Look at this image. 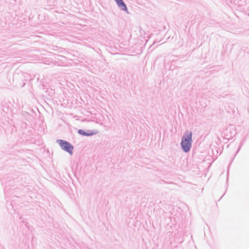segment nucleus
Listing matches in <instances>:
<instances>
[{
    "label": "nucleus",
    "mask_w": 249,
    "mask_h": 249,
    "mask_svg": "<svg viewBox=\"0 0 249 249\" xmlns=\"http://www.w3.org/2000/svg\"><path fill=\"white\" fill-rule=\"evenodd\" d=\"M192 134L191 132H188L185 137H183L181 141V146L183 150L188 152L191 146Z\"/></svg>",
    "instance_id": "nucleus-1"
},
{
    "label": "nucleus",
    "mask_w": 249,
    "mask_h": 249,
    "mask_svg": "<svg viewBox=\"0 0 249 249\" xmlns=\"http://www.w3.org/2000/svg\"><path fill=\"white\" fill-rule=\"evenodd\" d=\"M57 142L62 149L72 154L73 147L70 143L61 140H58Z\"/></svg>",
    "instance_id": "nucleus-2"
},
{
    "label": "nucleus",
    "mask_w": 249,
    "mask_h": 249,
    "mask_svg": "<svg viewBox=\"0 0 249 249\" xmlns=\"http://www.w3.org/2000/svg\"><path fill=\"white\" fill-rule=\"evenodd\" d=\"M115 1L117 3L118 6L120 7L122 10L124 11L127 10L126 5L122 0H115Z\"/></svg>",
    "instance_id": "nucleus-3"
},
{
    "label": "nucleus",
    "mask_w": 249,
    "mask_h": 249,
    "mask_svg": "<svg viewBox=\"0 0 249 249\" xmlns=\"http://www.w3.org/2000/svg\"><path fill=\"white\" fill-rule=\"evenodd\" d=\"M78 133L81 134V135H84V136H89L90 135H92L93 133H91V134H88V133H85L83 130H78Z\"/></svg>",
    "instance_id": "nucleus-4"
}]
</instances>
